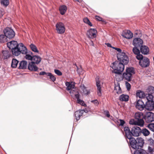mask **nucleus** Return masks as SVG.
I'll return each mask as SVG.
<instances>
[{"mask_svg": "<svg viewBox=\"0 0 154 154\" xmlns=\"http://www.w3.org/2000/svg\"><path fill=\"white\" fill-rule=\"evenodd\" d=\"M125 64L118 61H116L112 63L111 67L113 69L112 73L118 74H121L124 71Z\"/></svg>", "mask_w": 154, "mask_h": 154, "instance_id": "nucleus-1", "label": "nucleus"}, {"mask_svg": "<svg viewBox=\"0 0 154 154\" xmlns=\"http://www.w3.org/2000/svg\"><path fill=\"white\" fill-rule=\"evenodd\" d=\"M134 68L129 67L126 68L125 72L123 74L124 79L128 81H131L132 78V75L135 74Z\"/></svg>", "mask_w": 154, "mask_h": 154, "instance_id": "nucleus-2", "label": "nucleus"}, {"mask_svg": "<svg viewBox=\"0 0 154 154\" xmlns=\"http://www.w3.org/2000/svg\"><path fill=\"white\" fill-rule=\"evenodd\" d=\"M117 57L119 62L125 65L127 64L129 62L128 57L124 52L118 53L117 54Z\"/></svg>", "mask_w": 154, "mask_h": 154, "instance_id": "nucleus-3", "label": "nucleus"}, {"mask_svg": "<svg viewBox=\"0 0 154 154\" xmlns=\"http://www.w3.org/2000/svg\"><path fill=\"white\" fill-rule=\"evenodd\" d=\"M56 30L57 32L59 34H62L64 33L66 28L63 23L61 22L57 23L56 26Z\"/></svg>", "mask_w": 154, "mask_h": 154, "instance_id": "nucleus-4", "label": "nucleus"}, {"mask_svg": "<svg viewBox=\"0 0 154 154\" xmlns=\"http://www.w3.org/2000/svg\"><path fill=\"white\" fill-rule=\"evenodd\" d=\"M134 118L140 123V126H143L144 124L143 119L144 116L142 112H136L134 115Z\"/></svg>", "mask_w": 154, "mask_h": 154, "instance_id": "nucleus-5", "label": "nucleus"}, {"mask_svg": "<svg viewBox=\"0 0 154 154\" xmlns=\"http://www.w3.org/2000/svg\"><path fill=\"white\" fill-rule=\"evenodd\" d=\"M144 120L147 123H150L154 121V113L151 112L146 113L144 116Z\"/></svg>", "mask_w": 154, "mask_h": 154, "instance_id": "nucleus-6", "label": "nucleus"}, {"mask_svg": "<svg viewBox=\"0 0 154 154\" xmlns=\"http://www.w3.org/2000/svg\"><path fill=\"white\" fill-rule=\"evenodd\" d=\"M129 140V142L128 140L127 141L130 146L135 150L139 149L137 143V140L134 138L132 137Z\"/></svg>", "mask_w": 154, "mask_h": 154, "instance_id": "nucleus-7", "label": "nucleus"}, {"mask_svg": "<svg viewBox=\"0 0 154 154\" xmlns=\"http://www.w3.org/2000/svg\"><path fill=\"white\" fill-rule=\"evenodd\" d=\"M97 33L96 29L91 28L87 31L86 34L88 38L93 39L96 37Z\"/></svg>", "mask_w": 154, "mask_h": 154, "instance_id": "nucleus-8", "label": "nucleus"}, {"mask_svg": "<svg viewBox=\"0 0 154 154\" xmlns=\"http://www.w3.org/2000/svg\"><path fill=\"white\" fill-rule=\"evenodd\" d=\"M143 44V41L140 38H135L133 39V44L136 48H140Z\"/></svg>", "mask_w": 154, "mask_h": 154, "instance_id": "nucleus-9", "label": "nucleus"}, {"mask_svg": "<svg viewBox=\"0 0 154 154\" xmlns=\"http://www.w3.org/2000/svg\"><path fill=\"white\" fill-rule=\"evenodd\" d=\"M149 60L147 57H144L142 60H140L139 64L143 67H146L149 65Z\"/></svg>", "mask_w": 154, "mask_h": 154, "instance_id": "nucleus-10", "label": "nucleus"}, {"mask_svg": "<svg viewBox=\"0 0 154 154\" xmlns=\"http://www.w3.org/2000/svg\"><path fill=\"white\" fill-rule=\"evenodd\" d=\"M132 133L133 136L134 137H138L141 133V130L138 127L134 126L131 129Z\"/></svg>", "mask_w": 154, "mask_h": 154, "instance_id": "nucleus-11", "label": "nucleus"}, {"mask_svg": "<svg viewBox=\"0 0 154 154\" xmlns=\"http://www.w3.org/2000/svg\"><path fill=\"white\" fill-rule=\"evenodd\" d=\"M124 131L125 133V137L129 139L132 137L133 135L132 131H131L130 128L128 127H125L124 128Z\"/></svg>", "mask_w": 154, "mask_h": 154, "instance_id": "nucleus-12", "label": "nucleus"}, {"mask_svg": "<svg viewBox=\"0 0 154 154\" xmlns=\"http://www.w3.org/2000/svg\"><path fill=\"white\" fill-rule=\"evenodd\" d=\"M137 109L140 111L143 110L144 108L145 107V105L144 103L141 100H138L137 101L135 106Z\"/></svg>", "mask_w": 154, "mask_h": 154, "instance_id": "nucleus-13", "label": "nucleus"}, {"mask_svg": "<svg viewBox=\"0 0 154 154\" xmlns=\"http://www.w3.org/2000/svg\"><path fill=\"white\" fill-rule=\"evenodd\" d=\"M96 82V85L97 88V93L99 96H101V87L100 83V81L99 79L98 76H97L95 79Z\"/></svg>", "mask_w": 154, "mask_h": 154, "instance_id": "nucleus-14", "label": "nucleus"}, {"mask_svg": "<svg viewBox=\"0 0 154 154\" xmlns=\"http://www.w3.org/2000/svg\"><path fill=\"white\" fill-rule=\"evenodd\" d=\"M20 49V54H25L27 53L28 51L26 47L24 45L23 43H20L19 44Z\"/></svg>", "mask_w": 154, "mask_h": 154, "instance_id": "nucleus-15", "label": "nucleus"}, {"mask_svg": "<svg viewBox=\"0 0 154 154\" xmlns=\"http://www.w3.org/2000/svg\"><path fill=\"white\" fill-rule=\"evenodd\" d=\"M20 49V54H25L27 53L28 51L26 47L24 45L23 43H20L19 44Z\"/></svg>", "mask_w": 154, "mask_h": 154, "instance_id": "nucleus-16", "label": "nucleus"}, {"mask_svg": "<svg viewBox=\"0 0 154 154\" xmlns=\"http://www.w3.org/2000/svg\"><path fill=\"white\" fill-rule=\"evenodd\" d=\"M122 35L125 38L130 39L133 37V34L130 30H128L123 32Z\"/></svg>", "mask_w": 154, "mask_h": 154, "instance_id": "nucleus-17", "label": "nucleus"}, {"mask_svg": "<svg viewBox=\"0 0 154 154\" xmlns=\"http://www.w3.org/2000/svg\"><path fill=\"white\" fill-rule=\"evenodd\" d=\"M35 64H36L35 63L32 61L30 62H29L28 66V69L31 71H37L38 68L36 65Z\"/></svg>", "mask_w": 154, "mask_h": 154, "instance_id": "nucleus-18", "label": "nucleus"}, {"mask_svg": "<svg viewBox=\"0 0 154 154\" xmlns=\"http://www.w3.org/2000/svg\"><path fill=\"white\" fill-rule=\"evenodd\" d=\"M145 108L149 110H152L154 109V101H147L145 105Z\"/></svg>", "mask_w": 154, "mask_h": 154, "instance_id": "nucleus-19", "label": "nucleus"}, {"mask_svg": "<svg viewBox=\"0 0 154 154\" xmlns=\"http://www.w3.org/2000/svg\"><path fill=\"white\" fill-rule=\"evenodd\" d=\"M75 83L73 82H66L65 83L66 86V90L67 91H70L75 88Z\"/></svg>", "mask_w": 154, "mask_h": 154, "instance_id": "nucleus-20", "label": "nucleus"}, {"mask_svg": "<svg viewBox=\"0 0 154 154\" xmlns=\"http://www.w3.org/2000/svg\"><path fill=\"white\" fill-rule=\"evenodd\" d=\"M140 51L141 53L144 55H147L149 54V48L145 45L142 46L140 48Z\"/></svg>", "mask_w": 154, "mask_h": 154, "instance_id": "nucleus-21", "label": "nucleus"}, {"mask_svg": "<svg viewBox=\"0 0 154 154\" xmlns=\"http://www.w3.org/2000/svg\"><path fill=\"white\" fill-rule=\"evenodd\" d=\"M27 65V61L23 60L20 62L18 68L19 69H25L26 68Z\"/></svg>", "mask_w": 154, "mask_h": 154, "instance_id": "nucleus-22", "label": "nucleus"}, {"mask_svg": "<svg viewBox=\"0 0 154 154\" xmlns=\"http://www.w3.org/2000/svg\"><path fill=\"white\" fill-rule=\"evenodd\" d=\"M84 111V110H79L76 111L75 113V115L76 119L77 120H79L81 116L82 115Z\"/></svg>", "mask_w": 154, "mask_h": 154, "instance_id": "nucleus-23", "label": "nucleus"}, {"mask_svg": "<svg viewBox=\"0 0 154 154\" xmlns=\"http://www.w3.org/2000/svg\"><path fill=\"white\" fill-rule=\"evenodd\" d=\"M59 9L60 14L62 15H63L66 11L67 7L65 5H62L59 7Z\"/></svg>", "mask_w": 154, "mask_h": 154, "instance_id": "nucleus-24", "label": "nucleus"}, {"mask_svg": "<svg viewBox=\"0 0 154 154\" xmlns=\"http://www.w3.org/2000/svg\"><path fill=\"white\" fill-rule=\"evenodd\" d=\"M11 51L13 55L18 56L20 55V49L18 47L13 48L11 49Z\"/></svg>", "mask_w": 154, "mask_h": 154, "instance_id": "nucleus-25", "label": "nucleus"}, {"mask_svg": "<svg viewBox=\"0 0 154 154\" xmlns=\"http://www.w3.org/2000/svg\"><path fill=\"white\" fill-rule=\"evenodd\" d=\"M138 146V148L140 147H142L144 143V140L143 138L141 137H137L136 140Z\"/></svg>", "mask_w": 154, "mask_h": 154, "instance_id": "nucleus-26", "label": "nucleus"}, {"mask_svg": "<svg viewBox=\"0 0 154 154\" xmlns=\"http://www.w3.org/2000/svg\"><path fill=\"white\" fill-rule=\"evenodd\" d=\"M69 93L72 97L75 96V98H76V96L77 95H78L80 96V94L78 92L77 90L75 88H74L72 89L70 91Z\"/></svg>", "mask_w": 154, "mask_h": 154, "instance_id": "nucleus-27", "label": "nucleus"}, {"mask_svg": "<svg viewBox=\"0 0 154 154\" xmlns=\"http://www.w3.org/2000/svg\"><path fill=\"white\" fill-rule=\"evenodd\" d=\"M41 60V58L38 56H33L32 61L35 63L36 64H39Z\"/></svg>", "mask_w": 154, "mask_h": 154, "instance_id": "nucleus-28", "label": "nucleus"}, {"mask_svg": "<svg viewBox=\"0 0 154 154\" xmlns=\"http://www.w3.org/2000/svg\"><path fill=\"white\" fill-rule=\"evenodd\" d=\"M25 56L24 57L27 60H31L32 61L33 56V53L30 51H28L27 53L25 54Z\"/></svg>", "mask_w": 154, "mask_h": 154, "instance_id": "nucleus-29", "label": "nucleus"}, {"mask_svg": "<svg viewBox=\"0 0 154 154\" xmlns=\"http://www.w3.org/2000/svg\"><path fill=\"white\" fill-rule=\"evenodd\" d=\"M114 91H115L117 94H119L122 93V90L119 83H117L115 84Z\"/></svg>", "mask_w": 154, "mask_h": 154, "instance_id": "nucleus-30", "label": "nucleus"}, {"mask_svg": "<svg viewBox=\"0 0 154 154\" xmlns=\"http://www.w3.org/2000/svg\"><path fill=\"white\" fill-rule=\"evenodd\" d=\"M119 100L122 101H128L129 100V96L127 95L122 94L119 97Z\"/></svg>", "mask_w": 154, "mask_h": 154, "instance_id": "nucleus-31", "label": "nucleus"}, {"mask_svg": "<svg viewBox=\"0 0 154 154\" xmlns=\"http://www.w3.org/2000/svg\"><path fill=\"white\" fill-rule=\"evenodd\" d=\"M19 46V44L15 40L10 41V49L11 48H14Z\"/></svg>", "mask_w": 154, "mask_h": 154, "instance_id": "nucleus-32", "label": "nucleus"}, {"mask_svg": "<svg viewBox=\"0 0 154 154\" xmlns=\"http://www.w3.org/2000/svg\"><path fill=\"white\" fill-rule=\"evenodd\" d=\"M79 97L80 96L79 95H78L76 96V98L77 100V102L82 106H83L84 107H86L87 105L85 103V102L83 100L80 99Z\"/></svg>", "mask_w": 154, "mask_h": 154, "instance_id": "nucleus-33", "label": "nucleus"}, {"mask_svg": "<svg viewBox=\"0 0 154 154\" xmlns=\"http://www.w3.org/2000/svg\"><path fill=\"white\" fill-rule=\"evenodd\" d=\"M2 58L4 59H7L10 57V53L8 51L5 50L2 51Z\"/></svg>", "mask_w": 154, "mask_h": 154, "instance_id": "nucleus-34", "label": "nucleus"}, {"mask_svg": "<svg viewBox=\"0 0 154 154\" xmlns=\"http://www.w3.org/2000/svg\"><path fill=\"white\" fill-rule=\"evenodd\" d=\"M4 32L6 37L8 39H10V28L6 27L4 30Z\"/></svg>", "mask_w": 154, "mask_h": 154, "instance_id": "nucleus-35", "label": "nucleus"}, {"mask_svg": "<svg viewBox=\"0 0 154 154\" xmlns=\"http://www.w3.org/2000/svg\"><path fill=\"white\" fill-rule=\"evenodd\" d=\"M136 95L140 98H143L146 97V94L140 91H138L136 93Z\"/></svg>", "mask_w": 154, "mask_h": 154, "instance_id": "nucleus-36", "label": "nucleus"}, {"mask_svg": "<svg viewBox=\"0 0 154 154\" xmlns=\"http://www.w3.org/2000/svg\"><path fill=\"white\" fill-rule=\"evenodd\" d=\"M19 61L15 59H13L12 60L11 64V67L13 68H15L18 63Z\"/></svg>", "mask_w": 154, "mask_h": 154, "instance_id": "nucleus-37", "label": "nucleus"}, {"mask_svg": "<svg viewBox=\"0 0 154 154\" xmlns=\"http://www.w3.org/2000/svg\"><path fill=\"white\" fill-rule=\"evenodd\" d=\"M8 38L6 36L3 35H0V42H7Z\"/></svg>", "mask_w": 154, "mask_h": 154, "instance_id": "nucleus-38", "label": "nucleus"}, {"mask_svg": "<svg viewBox=\"0 0 154 154\" xmlns=\"http://www.w3.org/2000/svg\"><path fill=\"white\" fill-rule=\"evenodd\" d=\"M146 91L148 94H152L154 93V87L152 86H149L148 87Z\"/></svg>", "mask_w": 154, "mask_h": 154, "instance_id": "nucleus-39", "label": "nucleus"}, {"mask_svg": "<svg viewBox=\"0 0 154 154\" xmlns=\"http://www.w3.org/2000/svg\"><path fill=\"white\" fill-rule=\"evenodd\" d=\"M31 50L36 53H38L39 51L36 46L33 44H31L29 46Z\"/></svg>", "mask_w": 154, "mask_h": 154, "instance_id": "nucleus-40", "label": "nucleus"}, {"mask_svg": "<svg viewBox=\"0 0 154 154\" xmlns=\"http://www.w3.org/2000/svg\"><path fill=\"white\" fill-rule=\"evenodd\" d=\"M141 133H142L144 136H147L149 134L150 132L147 129L144 128L141 130Z\"/></svg>", "mask_w": 154, "mask_h": 154, "instance_id": "nucleus-41", "label": "nucleus"}, {"mask_svg": "<svg viewBox=\"0 0 154 154\" xmlns=\"http://www.w3.org/2000/svg\"><path fill=\"white\" fill-rule=\"evenodd\" d=\"M134 154H146V151L142 149H140L138 150H135Z\"/></svg>", "mask_w": 154, "mask_h": 154, "instance_id": "nucleus-42", "label": "nucleus"}, {"mask_svg": "<svg viewBox=\"0 0 154 154\" xmlns=\"http://www.w3.org/2000/svg\"><path fill=\"white\" fill-rule=\"evenodd\" d=\"M147 101H153V96L152 94H146V95Z\"/></svg>", "mask_w": 154, "mask_h": 154, "instance_id": "nucleus-43", "label": "nucleus"}, {"mask_svg": "<svg viewBox=\"0 0 154 154\" xmlns=\"http://www.w3.org/2000/svg\"><path fill=\"white\" fill-rule=\"evenodd\" d=\"M47 74V76L49 77V78L51 81L54 82L56 80V78L51 73L48 72Z\"/></svg>", "mask_w": 154, "mask_h": 154, "instance_id": "nucleus-44", "label": "nucleus"}, {"mask_svg": "<svg viewBox=\"0 0 154 154\" xmlns=\"http://www.w3.org/2000/svg\"><path fill=\"white\" fill-rule=\"evenodd\" d=\"M129 124L130 125H138L140 126V123L138 121H136L135 119H131L129 121Z\"/></svg>", "mask_w": 154, "mask_h": 154, "instance_id": "nucleus-45", "label": "nucleus"}, {"mask_svg": "<svg viewBox=\"0 0 154 154\" xmlns=\"http://www.w3.org/2000/svg\"><path fill=\"white\" fill-rule=\"evenodd\" d=\"M83 21L85 23L88 24L90 26H92V24L90 22L89 20L88 19L87 17H85V18H83Z\"/></svg>", "mask_w": 154, "mask_h": 154, "instance_id": "nucleus-46", "label": "nucleus"}, {"mask_svg": "<svg viewBox=\"0 0 154 154\" xmlns=\"http://www.w3.org/2000/svg\"><path fill=\"white\" fill-rule=\"evenodd\" d=\"M1 3L2 5L4 6H7L9 4L8 0H0Z\"/></svg>", "mask_w": 154, "mask_h": 154, "instance_id": "nucleus-47", "label": "nucleus"}, {"mask_svg": "<svg viewBox=\"0 0 154 154\" xmlns=\"http://www.w3.org/2000/svg\"><path fill=\"white\" fill-rule=\"evenodd\" d=\"M138 48L134 47L133 49V52L135 54H138L140 53V51L137 48Z\"/></svg>", "mask_w": 154, "mask_h": 154, "instance_id": "nucleus-48", "label": "nucleus"}, {"mask_svg": "<svg viewBox=\"0 0 154 154\" xmlns=\"http://www.w3.org/2000/svg\"><path fill=\"white\" fill-rule=\"evenodd\" d=\"M83 91L84 94L86 95H88L90 93V90H87L86 89V88L84 86H83Z\"/></svg>", "mask_w": 154, "mask_h": 154, "instance_id": "nucleus-49", "label": "nucleus"}, {"mask_svg": "<svg viewBox=\"0 0 154 154\" xmlns=\"http://www.w3.org/2000/svg\"><path fill=\"white\" fill-rule=\"evenodd\" d=\"M148 127L151 131L154 132V123H151L149 124Z\"/></svg>", "mask_w": 154, "mask_h": 154, "instance_id": "nucleus-50", "label": "nucleus"}, {"mask_svg": "<svg viewBox=\"0 0 154 154\" xmlns=\"http://www.w3.org/2000/svg\"><path fill=\"white\" fill-rule=\"evenodd\" d=\"M15 35L14 31L10 28V39L13 38Z\"/></svg>", "mask_w": 154, "mask_h": 154, "instance_id": "nucleus-51", "label": "nucleus"}, {"mask_svg": "<svg viewBox=\"0 0 154 154\" xmlns=\"http://www.w3.org/2000/svg\"><path fill=\"white\" fill-rule=\"evenodd\" d=\"M54 72L58 76H61L62 75V72L58 69H55Z\"/></svg>", "mask_w": 154, "mask_h": 154, "instance_id": "nucleus-52", "label": "nucleus"}, {"mask_svg": "<svg viewBox=\"0 0 154 154\" xmlns=\"http://www.w3.org/2000/svg\"><path fill=\"white\" fill-rule=\"evenodd\" d=\"M136 55V57L137 60H141L143 58V55L140 54V53Z\"/></svg>", "mask_w": 154, "mask_h": 154, "instance_id": "nucleus-53", "label": "nucleus"}, {"mask_svg": "<svg viewBox=\"0 0 154 154\" xmlns=\"http://www.w3.org/2000/svg\"><path fill=\"white\" fill-rule=\"evenodd\" d=\"M125 85L127 90L128 91H129L131 89V85L128 82H125Z\"/></svg>", "mask_w": 154, "mask_h": 154, "instance_id": "nucleus-54", "label": "nucleus"}, {"mask_svg": "<svg viewBox=\"0 0 154 154\" xmlns=\"http://www.w3.org/2000/svg\"><path fill=\"white\" fill-rule=\"evenodd\" d=\"M91 102L93 103L96 105H98L99 104L98 100L96 99L92 100L91 101Z\"/></svg>", "mask_w": 154, "mask_h": 154, "instance_id": "nucleus-55", "label": "nucleus"}, {"mask_svg": "<svg viewBox=\"0 0 154 154\" xmlns=\"http://www.w3.org/2000/svg\"><path fill=\"white\" fill-rule=\"evenodd\" d=\"M119 121H120V124H119V125L120 126H123L125 123V121L124 120L121 119H120Z\"/></svg>", "mask_w": 154, "mask_h": 154, "instance_id": "nucleus-56", "label": "nucleus"}, {"mask_svg": "<svg viewBox=\"0 0 154 154\" xmlns=\"http://www.w3.org/2000/svg\"><path fill=\"white\" fill-rule=\"evenodd\" d=\"M96 20L99 21H103V19L102 18L97 16H96L95 17Z\"/></svg>", "mask_w": 154, "mask_h": 154, "instance_id": "nucleus-57", "label": "nucleus"}, {"mask_svg": "<svg viewBox=\"0 0 154 154\" xmlns=\"http://www.w3.org/2000/svg\"><path fill=\"white\" fill-rule=\"evenodd\" d=\"M104 113L107 117L109 118L110 117V115L109 114V112L108 111H104Z\"/></svg>", "mask_w": 154, "mask_h": 154, "instance_id": "nucleus-58", "label": "nucleus"}, {"mask_svg": "<svg viewBox=\"0 0 154 154\" xmlns=\"http://www.w3.org/2000/svg\"><path fill=\"white\" fill-rule=\"evenodd\" d=\"M113 48L114 49H115L116 51H117L119 52V53L122 52V50H121V49H120L119 48H115V47H113Z\"/></svg>", "mask_w": 154, "mask_h": 154, "instance_id": "nucleus-59", "label": "nucleus"}, {"mask_svg": "<svg viewBox=\"0 0 154 154\" xmlns=\"http://www.w3.org/2000/svg\"><path fill=\"white\" fill-rule=\"evenodd\" d=\"M48 72H45L44 71H42L41 72L39 73V75H47V74Z\"/></svg>", "mask_w": 154, "mask_h": 154, "instance_id": "nucleus-60", "label": "nucleus"}, {"mask_svg": "<svg viewBox=\"0 0 154 154\" xmlns=\"http://www.w3.org/2000/svg\"><path fill=\"white\" fill-rule=\"evenodd\" d=\"M106 45H107V46L108 47H111V48H113V47H112V46H111V45L109 43H107L106 44Z\"/></svg>", "mask_w": 154, "mask_h": 154, "instance_id": "nucleus-61", "label": "nucleus"}, {"mask_svg": "<svg viewBox=\"0 0 154 154\" xmlns=\"http://www.w3.org/2000/svg\"><path fill=\"white\" fill-rule=\"evenodd\" d=\"M2 11L0 10V18L2 16Z\"/></svg>", "mask_w": 154, "mask_h": 154, "instance_id": "nucleus-62", "label": "nucleus"}, {"mask_svg": "<svg viewBox=\"0 0 154 154\" xmlns=\"http://www.w3.org/2000/svg\"><path fill=\"white\" fill-rule=\"evenodd\" d=\"M10 42H8L7 43V46L8 47V48H9V49H10Z\"/></svg>", "mask_w": 154, "mask_h": 154, "instance_id": "nucleus-63", "label": "nucleus"}, {"mask_svg": "<svg viewBox=\"0 0 154 154\" xmlns=\"http://www.w3.org/2000/svg\"><path fill=\"white\" fill-rule=\"evenodd\" d=\"M74 0L75 1H77L79 2H80L81 1V0Z\"/></svg>", "mask_w": 154, "mask_h": 154, "instance_id": "nucleus-64", "label": "nucleus"}]
</instances>
